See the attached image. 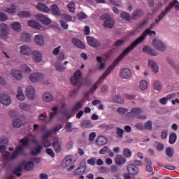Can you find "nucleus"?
I'll return each instance as SVG.
<instances>
[{
    "mask_svg": "<svg viewBox=\"0 0 179 179\" xmlns=\"http://www.w3.org/2000/svg\"><path fill=\"white\" fill-rule=\"evenodd\" d=\"M99 48H101L102 50H106V48H107V47H108L110 44H111V40H110L109 38H107L101 41H99Z\"/></svg>",
    "mask_w": 179,
    "mask_h": 179,
    "instance_id": "nucleus-23",
    "label": "nucleus"
},
{
    "mask_svg": "<svg viewBox=\"0 0 179 179\" xmlns=\"http://www.w3.org/2000/svg\"><path fill=\"white\" fill-rule=\"evenodd\" d=\"M0 103L3 104V106H9L10 103H12L10 96L5 93H0Z\"/></svg>",
    "mask_w": 179,
    "mask_h": 179,
    "instance_id": "nucleus-8",
    "label": "nucleus"
},
{
    "mask_svg": "<svg viewBox=\"0 0 179 179\" xmlns=\"http://www.w3.org/2000/svg\"><path fill=\"white\" fill-rule=\"evenodd\" d=\"M125 43V40H118L115 42L114 45L115 47H121V45H123Z\"/></svg>",
    "mask_w": 179,
    "mask_h": 179,
    "instance_id": "nucleus-63",
    "label": "nucleus"
},
{
    "mask_svg": "<svg viewBox=\"0 0 179 179\" xmlns=\"http://www.w3.org/2000/svg\"><path fill=\"white\" fill-rule=\"evenodd\" d=\"M13 125L14 128H20V127H22V121L19 118L15 119L13 121Z\"/></svg>",
    "mask_w": 179,
    "mask_h": 179,
    "instance_id": "nucleus-49",
    "label": "nucleus"
},
{
    "mask_svg": "<svg viewBox=\"0 0 179 179\" xmlns=\"http://www.w3.org/2000/svg\"><path fill=\"white\" fill-rule=\"evenodd\" d=\"M11 27L15 31H20V29L22 28V26L20 25V23H19V22H13L11 24Z\"/></svg>",
    "mask_w": 179,
    "mask_h": 179,
    "instance_id": "nucleus-48",
    "label": "nucleus"
},
{
    "mask_svg": "<svg viewBox=\"0 0 179 179\" xmlns=\"http://www.w3.org/2000/svg\"><path fill=\"white\" fill-rule=\"evenodd\" d=\"M20 108L23 111H29L30 110V106L25 103H21L19 106Z\"/></svg>",
    "mask_w": 179,
    "mask_h": 179,
    "instance_id": "nucleus-54",
    "label": "nucleus"
},
{
    "mask_svg": "<svg viewBox=\"0 0 179 179\" xmlns=\"http://www.w3.org/2000/svg\"><path fill=\"white\" fill-rule=\"evenodd\" d=\"M123 156L127 158L131 157V156H132V152H131V150H129V148H124L123 150Z\"/></svg>",
    "mask_w": 179,
    "mask_h": 179,
    "instance_id": "nucleus-47",
    "label": "nucleus"
},
{
    "mask_svg": "<svg viewBox=\"0 0 179 179\" xmlns=\"http://www.w3.org/2000/svg\"><path fill=\"white\" fill-rule=\"evenodd\" d=\"M27 96L30 100H34L36 97L35 90L32 86H28L26 90Z\"/></svg>",
    "mask_w": 179,
    "mask_h": 179,
    "instance_id": "nucleus-18",
    "label": "nucleus"
},
{
    "mask_svg": "<svg viewBox=\"0 0 179 179\" xmlns=\"http://www.w3.org/2000/svg\"><path fill=\"white\" fill-rule=\"evenodd\" d=\"M139 88L141 89V90H146V89H148L147 81L145 80H141L139 84Z\"/></svg>",
    "mask_w": 179,
    "mask_h": 179,
    "instance_id": "nucleus-45",
    "label": "nucleus"
},
{
    "mask_svg": "<svg viewBox=\"0 0 179 179\" xmlns=\"http://www.w3.org/2000/svg\"><path fill=\"white\" fill-rule=\"evenodd\" d=\"M156 36V31H151L150 29H147L142 34V35L136 38V41L141 44V43L145 41V38L149 36Z\"/></svg>",
    "mask_w": 179,
    "mask_h": 179,
    "instance_id": "nucleus-6",
    "label": "nucleus"
},
{
    "mask_svg": "<svg viewBox=\"0 0 179 179\" xmlns=\"http://www.w3.org/2000/svg\"><path fill=\"white\" fill-rule=\"evenodd\" d=\"M19 17H30L31 14L27 11H21L18 13Z\"/></svg>",
    "mask_w": 179,
    "mask_h": 179,
    "instance_id": "nucleus-56",
    "label": "nucleus"
},
{
    "mask_svg": "<svg viewBox=\"0 0 179 179\" xmlns=\"http://www.w3.org/2000/svg\"><path fill=\"white\" fill-rule=\"evenodd\" d=\"M162 87L163 86L162 85V83H160L159 80H155L154 82V88L155 90H158L159 92H160Z\"/></svg>",
    "mask_w": 179,
    "mask_h": 179,
    "instance_id": "nucleus-50",
    "label": "nucleus"
},
{
    "mask_svg": "<svg viewBox=\"0 0 179 179\" xmlns=\"http://www.w3.org/2000/svg\"><path fill=\"white\" fill-rule=\"evenodd\" d=\"M42 143H43L44 148H50L51 146V141L48 139L42 140Z\"/></svg>",
    "mask_w": 179,
    "mask_h": 179,
    "instance_id": "nucleus-64",
    "label": "nucleus"
},
{
    "mask_svg": "<svg viewBox=\"0 0 179 179\" xmlns=\"http://www.w3.org/2000/svg\"><path fill=\"white\" fill-rule=\"evenodd\" d=\"M152 45L158 51H166V45L162 41L154 39L152 41Z\"/></svg>",
    "mask_w": 179,
    "mask_h": 179,
    "instance_id": "nucleus-9",
    "label": "nucleus"
},
{
    "mask_svg": "<svg viewBox=\"0 0 179 179\" xmlns=\"http://www.w3.org/2000/svg\"><path fill=\"white\" fill-rule=\"evenodd\" d=\"M22 71H23V72H25L26 73H30L31 72V69H30L29 66L24 64L22 66Z\"/></svg>",
    "mask_w": 179,
    "mask_h": 179,
    "instance_id": "nucleus-61",
    "label": "nucleus"
},
{
    "mask_svg": "<svg viewBox=\"0 0 179 179\" xmlns=\"http://www.w3.org/2000/svg\"><path fill=\"white\" fill-rule=\"evenodd\" d=\"M34 40L38 45H44V36L43 35L35 36Z\"/></svg>",
    "mask_w": 179,
    "mask_h": 179,
    "instance_id": "nucleus-32",
    "label": "nucleus"
},
{
    "mask_svg": "<svg viewBox=\"0 0 179 179\" xmlns=\"http://www.w3.org/2000/svg\"><path fill=\"white\" fill-rule=\"evenodd\" d=\"M24 153V149L22 145H19L16 147L15 150H14L13 154L11 156V160H13L14 159H17L20 155H23Z\"/></svg>",
    "mask_w": 179,
    "mask_h": 179,
    "instance_id": "nucleus-13",
    "label": "nucleus"
},
{
    "mask_svg": "<svg viewBox=\"0 0 179 179\" xmlns=\"http://www.w3.org/2000/svg\"><path fill=\"white\" fill-rule=\"evenodd\" d=\"M20 53L22 55H31V48L27 45H22L20 47Z\"/></svg>",
    "mask_w": 179,
    "mask_h": 179,
    "instance_id": "nucleus-24",
    "label": "nucleus"
},
{
    "mask_svg": "<svg viewBox=\"0 0 179 179\" xmlns=\"http://www.w3.org/2000/svg\"><path fill=\"white\" fill-rule=\"evenodd\" d=\"M36 9H38V10H41V12H44L45 13H50V8L47 6V5L42 3H38L36 6Z\"/></svg>",
    "mask_w": 179,
    "mask_h": 179,
    "instance_id": "nucleus-21",
    "label": "nucleus"
},
{
    "mask_svg": "<svg viewBox=\"0 0 179 179\" xmlns=\"http://www.w3.org/2000/svg\"><path fill=\"white\" fill-rule=\"evenodd\" d=\"M87 41L89 45L94 48H99V46L100 45V43H99V41L92 36H87Z\"/></svg>",
    "mask_w": 179,
    "mask_h": 179,
    "instance_id": "nucleus-15",
    "label": "nucleus"
},
{
    "mask_svg": "<svg viewBox=\"0 0 179 179\" xmlns=\"http://www.w3.org/2000/svg\"><path fill=\"white\" fill-rule=\"evenodd\" d=\"M175 8L176 10H179V2L177 0H173L171 1L168 6L165 8L164 10H162L161 13L158 15V19L155 20V23H159L161 20H163L164 16L167 15V13H170V10Z\"/></svg>",
    "mask_w": 179,
    "mask_h": 179,
    "instance_id": "nucleus-3",
    "label": "nucleus"
},
{
    "mask_svg": "<svg viewBox=\"0 0 179 179\" xmlns=\"http://www.w3.org/2000/svg\"><path fill=\"white\" fill-rule=\"evenodd\" d=\"M0 30L1 31L0 36L3 40H6L8 38V36L9 34V27H8V24L5 23H2L0 24Z\"/></svg>",
    "mask_w": 179,
    "mask_h": 179,
    "instance_id": "nucleus-7",
    "label": "nucleus"
},
{
    "mask_svg": "<svg viewBox=\"0 0 179 179\" xmlns=\"http://www.w3.org/2000/svg\"><path fill=\"white\" fill-rule=\"evenodd\" d=\"M116 138L118 139H122L124 138V129L120 127L116 129Z\"/></svg>",
    "mask_w": 179,
    "mask_h": 179,
    "instance_id": "nucleus-40",
    "label": "nucleus"
},
{
    "mask_svg": "<svg viewBox=\"0 0 179 179\" xmlns=\"http://www.w3.org/2000/svg\"><path fill=\"white\" fill-rule=\"evenodd\" d=\"M55 66H56V69L59 72H64V71H65L66 69V68L64 67V66H62L61 63H56Z\"/></svg>",
    "mask_w": 179,
    "mask_h": 179,
    "instance_id": "nucleus-60",
    "label": "nucleus"
},
{
    "mask_svg": "<svg viewBox=\"0 0 179 179\" xmlns=\"http://www.w3.org/2000/svg\"><path fill=\"white\" fill-rule=\"evenodd\" d=\"M80 78H82V72L80 70H77L71 78V83L73 86H76L78 89L73 90L71 93H70V97L73 98L74 96H76V93L79 92V89L83 86V83L79 81Z\"/></svg>",
    "mask_w": 179,
    "mask_h": 179,
    "instance_id": "nucleus-2",
    "label": "nucleus"
},
{
    "mask_svg": "<svg viewBox=\"0 0 179 179\" xmlns=\"http://www.w3.org/2000/svg\"><path fill=\"white\" fill-rule=\"evenodd\" d=\"M73 163V159H72V155H69L66 157L63 161V167H69L71 164Z\"/></svg>",
    "mask_w": 179,
    "mask_h": 179,
    "instance_id": "nucleus-25",
    "label": "nucleus"
},
{
    "mask_svg": "<svg viewBox=\"0 0 179 179\" xmlns=\"http://www.w3.org/2000/svg\"><path fill=\"white\" fill-rule=\"evenodd\" d=\"M120 17H122V19H123V20H127V21L131 20V15H129V13L127 12L122 13L120 15Z\"/></svg>",
    "mask_w": 179,
    "mask_h": 179,
    "instance_id": "nucleus-51",
    "label": "nucleus"
},
{
    "mask_svg": "<svg viewBox=\"0 0 179 179\" xmlns=\"http://www.w3.org/2000/svg\"><path fill=\"white\" fill-rule=\"evenodd\" d=\"M82 107H83L82 102H77L72 109L73 113H75V111H79Z\"/></svg>",
    "mask_w": 179,
    "mask_h": 179,
    "instance_id": "nucleus-52",
    "label": "nucleus"
},
{
    "mask_svg": "<svg viewBox=\"0 0 179 179\" xmlns=\"http://www.w3.org/2000/svg\"><path fill=\"white\" fill-rule=\"evenodd\" d=\"M132 76V73L129 69H122L120 71V77L122 79H129Z\"/></svg>",
    "mask_w": 179,
    "mask_h": 179,
    "instance_id": "nucleus-17",
    "label": "nucleus"
},
{
    "mask_svg": "<svg viewBox=\"0 0 179 179\" xmlns=\"http://www.w3.org/2000/svg\"><path fill=\"white\" fill-rule=\"evenodd\" d=\"M50 10L55 16H61V11L59 10V8L58 6L53 4L50 6Z\"/></svg>",
    "mask_w": 179,
    "mask_h": 179,
    "instance_id": "nucleus-28",
    "label": "nucleus"
},
{
    "mask_svg": "<svg viewBox=\"0 0 179 179\" xmlns=\"http://www.w3.org/2000/svg\"><path fill=\"white\" fill-rule=\"evenodd\" d=\"M43 76L41 73H34L29 76V80L31 82L36 83V82H40L43 80Z\"/></svg>",
    "mask_w": 179,
    "mask_h": 179,
    "instance_id": "nucleus-14",
    "label": "nucleus"
},
{
    "mask_svg": "<svg viewBox=\"0 0 179 179\" xmlns=\"http://www.w3.org/2000/svg\"><path fill=\"white\" fill-rule=\"evenodd\" d=\"M112 101L113 103H117L118 104H124V99L119 95H115L113 97Z\"/></svg>",
    "mask_w": 179,
    "mask_h": 179,
    "instance_id": "nucleus-38",
    "label": "nucleus"
},
{
    "mask_svg": "<svg viewBox=\"0 0 179 179\" xmlns=\"http://www.w3.org/2000/svg\"><path fill=\"white\" fill-rule=\"evenodd\" d=\"M52 146L55 149L56 153H60L62 150V147L61 146V141L58 137L53 138Z\"/></svg>",
    "mask_w": 179,
    "mask_h": 179,
    "instance_id": "nucleus-10",
    "label": "nucleus"
},
{
    "mask_svg": "<svg viewBox=\"0 0 179 179\" xmlns=\"http://www.w3.org/2000/svg\"><path fill=\"white\" fill-rule=\"evenodd\" d=\"M42 150L43 146L37 145L31 151V153L33 156H37L38 155H40V153H41Z\"/></svg>",
    "mask_w": 179,
    "mask_h": 179,
    "instance_id": "nucleus-33",
    "label": "nucleus"
},
{
    "mask_svg": "<svg viewBox=\"0 0 179 179\" xmlns=\"http://www.w3.org/2000/svg\"><path fill=\"white\" fill-rule=\"evenodd\" d=\"M101 20H103V26L106 29H113L114 26V20L111 18V16H110L108 14H103L101 16Z\"/></svg>",
    "mask_w": 179,
    "mask_h": 179,
    "instance_id": "nucleus-5",
    "label": "nucleus"
},
{
    "mask_svg": "<svg viewBox=\"0 0 179 179\" xmlns=\"http://www.w3.org/2000/svg\"><path fill=\"white\" fill-rule=\"evenodd\" d=\"M16 9H17V6L15 5V3L11 4V8H7L5 10L6 13H16Z\"/></svg>",
    "mask_w": 179,
    "mask_h": 179,
    "instance_id": "nucleus-37",
    "label": "nucleus"
},
{
    "mask_svg": "<svg viewBox=\"0 0 179 179\" xmlns=\"http://www.w3.org/2000/svg\"><path fill=\"white\" fill-rule=\"evenodd\" d=\"M167 62L170 64L171 66H173L176 69V73L179 75V64L174 66V63L171 59H167Z\"/></svg>",
    "mask_w": 179,
    "mask_h": 179,
    "instance_id": "nucleus-55",
    "label": "nucleus"
},
{
    "mask_svg": "<svg viewBox=\"0 0 179 179\" xmlns=\"http://www.w3.org/2000/svg\"><path fill=\"white\" fill-rule=\"evenodd\" d=\"M143 52L149 54V55H152L153 57H156L157 55V52L156 50L152 49L150 47L145 46L143 48Z\"/></svg>",
    "mask_w": 179,
    "mask_h": 179,
    "instance_id": "nucleus-27",
    "label": "nucleus"
},
{
    "mask_svg": "<svg viewBox=\"0 0 179 179\" xmlns=\"http://www.w3.org/2000/svg\"><path fill=\"white\" fill-rule=\"evenodd\" d=\"M142 114V109L139 108H133L131 112L127 114V117L129 118H134L135 115L138 118V120H146V115H141Z\"/></svg>",
    "mask_w": 179,
    "mask_h": 179,
    "instance_id": "nucleus-4",
    "label": "nucleus"
},
{
    "mask_svg": "<svg viewBox=\"0 0 179 179\" xmlns=\"http://www.w3.org/2000/svg\"><path fill=\"white\" fill-rule=\"evenodd\" d=\"M127 171L131 176H138L139 173V167L134 164L127 166Z\"/></svg>",
    "mask_w": 179,
    "mask_h": 179,
    "instance_id": "nucleus-11",
    "label": "nucleus"
},
{
    "mask_svg": "<svg viewBox=\"0 0 179 179\" xmlns=\"http://www.w3.org/2000/svg\"><path fill=\"white\" fill-rule=\"evenodd\" d=\"M78 20H84L85 19H87V15L85 13H79L78 14Z\"/></svg>",
    "mask_w": 179,
    "mask_h": 179,
    "instance_id": "nucleus-62",
    "label": "nucleus"
},
{
    "mask_svg": "<svg viewBox=\"0 0 179 179\" xmlns=\"http://www.w3.org/2000/svg\"><path fill=\"white\" fill-rule=\"evenodd\" d=\"M22 171H23V169L20 166H18L13 170V174L17 177H22Z\"/></svg>",
    "mask_w": 179,
    "mask_h": 179,
    "instance_id": "nucleus-36",
    "label": "nucleus"
},
{
    "mask_svg": "<svg viewBox=\"0 0 179 179\" xmlns=\"http://www.w3.org/2000/svg\"><path fill=\"white\" fill-rule=\"evenodd\" d=\"M148 65L149 67L151 68L152 71L155 73H157L159 72V66H157V64L155 62H153L152 60L150 59L148 60Z\"/></svg>",
    "mask_w": 179,
    "mask_h": 179,
    "instance_id": "nucleus-26",
    "label": "nucleus"
},
{
    "mask_svg": "<svg viewBox=\"0 0 179 179\" xmlns=\"http://www.w3.org/2000/svg\"><path fill=\"white\" fill-rule=\"evenodd\" d=\"M50 135H52V131L51 130H48L42 136V141L48 139Z\"/></svg>",
    "mask_w": 179,
    "mask_h": 179,
    "instance_id": "nucleus-59",
    "label": "nucleus"
},
{
    "mask_svg": "<svg viewBox=\"0 0 179 179\" xmlns=\"http://www.w3.org/2000/svg\"><path fill=\"white\" fill-rule=\"evenodd\" d=\"M28 25H29L30 27H33L34 29H41V24H40V23H38L37 21L29 20Z\"/></svg>",
    "mask_w": 179,
    "mask_h": 179,
    "instance_id": "nucleus-35",
    "label": "nucleus"
},
{
    "mask_svg": "<svg viewBox=\"0 0 179 179\" xmlns=\"http://www.w3.org/2000/svg\"><path fill=\"white\" fill-rule=\"evenodd\" d=\"M52 100V95L50 92L45 93L43 94V101H46V103H50Z\"/></svg>",
    "mask_w": 179,
    "mask_h": 179,
    "instance_id": "nucleus-42",
    "label": "nucleus"
},
{
    "mask_svg": "<svg viewBox=\"0 0 179 179\" xmlns=\"http://www.w3.org/2000/svg\"><path fill=\"white\" fill-rule=\"evenodd\" d=\"M80 127L81 128H83V129H86L87 128H93V127H94V124H93V122H92L91 120H84L81 122Z\"/></svg>",
    "mask_w": 179,
    "mask_h": 179,
    "instance_id": "nucleus-19",
    "label": "nucleus"
},
{
    "mask_svg": "<svg viewBox=\"0 0 179 179\" xmlns=\"http://www.w3.org/2000/svg\"><path fill=\"white\" fill-rule=\"evenodd\" d=\"M107 142H108L107 138L103 136H100L97 137V138L96 139V145L97 146H103L106 145Z\"/></svg>",
    "mask_w": 179,
    "mask_h": 179,
    "instance_id": "nucleus-22",
    "label": "nucleus"
},
{
    "mask_svg": "<svg viewBox=\"0 0 179 179\" xmlns=\"http://www.w3.org/2000/svg\"><path fill=\"white\" fill-rule=\"evenodd\" d=\"M11 75L13 78H15V79H17V80H20L23 76L22 75V71H17V70H13L11 71Z\"/></svg>",
    "mask_w": 179,
    "mask_h": 179,
    "instance_id": "nucleus-31",
    "label": "nucleus"
},
{
    "mask_svg": "<svg viewBox=\"0 0 179 179\" xmlns=\"http://www.w3.org/2000/svg\"><path fill=\"white\" fill-rule=\"evenodd\" d=\"M86 171V163H80V166L75 170L74 174L76 176H83Z\"/></svg>",
    "mask_w": 179,
    "mask_h": 179,
    "instance_id": "nucleus-16",
    "label": "nucleus"
},
{
    "mask_svg": "<svg viewBox=\"0 0 179 179\" xmlns=\"http://www.w3.org/2000/svg\"><path fill=\"white\" fill-rule=\"evenodd\" d=\"M67 8L71 13H75V2H71L68 4Z\"/></svg>",
    "mask_w": 179,
    "mask_h": 179,
    "instance_id": "nucleus-57",
    "label": "nucleus"
},
{
    "mask_svg": "<svg viewBox=\"0 0 179 179\" xmlns=\"http://www.w3.org/2000/svg\"><path fill=\"white\" fill-rule=\"evenodd\" d=\"M72 43L73 44H74V45H76L78 48H81V50H85V48H86L85 44H83V43H82V41H80V40L78 38H73L72 40Z\"/></svg>",
    "mask_w": 179,
    "mask_h": 179,
    "instance_id": "nucleus-29",
    "label": "nucleus"
},
{
    "mask_svg": "<svg viewBox=\"0 0 179 179\" xmlns=\"http://www.w3.org/2000/svg\"><path fill=\"white\" fill-rule=\"evenodd\" d=\"M37 20L38 22H41L43 24H45L46 26H48V24H51V20L50 18L47 17V16L43 15V14H38L36 16Z\"/></svg>",
    "mask_w": 179,
    "mask_h": 179,
    "instance_id": "nucleus-12",
    "label": "nucleus"
},
{
    "mask_svg": "<svg viewBox=\"0 0 179 179\" xmlns=\"http://www.w3.org/2000/svg\"><path fill=\"white\" fill-rule=\"evenodd\" d=\"M143 15H145L143 11L141 9H138L134 12L133 15H131V19L135 20L137 17H141V16H143Z\"/></svg>",
    "mask_w": 179,
    "mask_h": 179,
    "instance_id": "nucleus-34",
    "label": "nucleus"
},
{
    "mask_svg": "<svg viewBox=\"0 0 179 179\" xmlns=\"http://www.w3.org/2000/svg\"><path fill=\"white\" fill-rule=\"evenodd\" d=\"M24 169L27 171H31L33 169H34V162H29L24 165Z\"/></svg>",
    "mask_w": 179,
    "mask_h": 179,
    "instance_id": "nucleus-43",
    "label": "nucleus"
},
{
    "mask_svg": "<svg viewBox=\"0 0 179 179\" xmlns=\"http://www.w3.org/2000/svg\"><path fill=\"white\" fill-rule=\"evenodd\" d=\"M21 38L22 41H24L25 43H29V41H30L31 38V36L27 33H24L22 34Z\"/></svg>",
    "mask_w": 179,
    "mask_h": 179,
    "instance_id": "nucleus-46",
    "label": "nucleus"
},
{
    "mask_svg": "<svg viewBox=\"0 0 179 179\" xmlns=\"http://www.w3.org/2000/svg\"><path fill=\"white\" fill-rule=\"evenodd\" d=\"M33 59L34 62H40L42 59L41 53L38 50L33 52Z\"/></svg>",
    "mask_w": 179,
    "mask_h": 179,
    "instance_id": "nucleus-30",
    "label": "nucleus"
},
{
    "mask_svg": "<svg viewBox=\"0 0 179 179\" xmlns=\"http://www.w3.org/2000/svg\"><path fill=\"white\" fill-rule=\"evenodd\" d=\"M115 162L117 166H122V164L127 163V159L121 155H117L115 158Z\"/></svg>",
    "mask_w": 179,
    "mask_h": 179,
    "instance_id": "nucleus-20",
    "label": "nucleus"
},
{
    "mask_svg": "<svg viewBox=\"0 0 179 179\" xmlns=\"http://www.w3.org/2000/svg\"><path fill=\"white\" fill-rule=\"evenodd\" d=\"M139 42L136 39L133 43L130 44L126 49L123 50V52L120 54V55L113 62L112 65H110L107 70L104 72V73L99 78L98 81L94 85V86L90 90V93H94L95 91L97 90V87L103 83V81L110 73L111 71L114 70L115 66L124 59V57H127L129 52L134 50V48H136V45H139Z\"/></svg>",
    "mask_w": 179,
    "mask_h": 179,
    "instance_id": "nucleus-1",
    "label": "nucleus"
},
{
    "mask_svg": "<svg viewBox=\"0 0 179 179\" xmlns=\"http://www.w3.org/2000/svg\"><path fill=\"white\" fill-rule=\"evenodd\" d=\"M17 99L20 100V101H23V100H24V94H23V91L20 87H18Z\"/></svg>",
    "mask_w": 179,
    "mask_h": 179,
    "instance_id": "nucleus-39",
    "label": "nucleus"
},
{
    "mask_svg": "<svg viewBox=\"0 0 179 179\" xmlns=\"http://www.w3.org/2000/svg\"><path fill=\"white\" fill-rule=\"evenodd\" d=\"M52 112L50 113V120H52V118H54V117H55L57 114H58V106H54L53 108H52Z\"/></svg>",
    "mask_w": 179,
    "mask_h": 179,
    "instance_id": "nucleus-44",
    "label": "nucleus"
},
{
    "mask_svg": "<svg viewBox=\"0 0 179 179\" xmlns=\"http://www.w3.org/2000/svg\"><path fill=\"white\" fill-rule=\"evenodd\" d=\"M152 121L148 120L145 124H144V129H147L148 131H152Z\"/></svg>",
    "mask_w": 179,
    "mask_h": 179,
    "instance_id": "nucleus-58",
    "label": "nucleus"
},
{
    "mask_svg": "<svg viewBox=\"0 0 179 179\" xmlns=\"http://www.w3.org/2000/svg\"><path fill=\"white\" fill-rule=\"evenodd\" d=\"M30 139L28 137H24L20 141V143H22V146H29Z\"/></svg>",
    "mask_w": 179,
    "mask_h": 179,
    "instance_id": "nucleus-53",
    "label": "nucleus"
},
{
    "mask_svg": "<svg viewBox=\"0 0 179 179\" xmlns=\"http://www.w3.org/2000/svg\"><path fill=\"white\" fill-rule=\"evenodd\" d=\"M177 141V134L176 133H172L169 136V143L171 145H174Z\"/></svg>",
    "mask_w": 179,
    "mask_h": 179,
    "instance_id": "nucleus-41",
    "label": "nucleus"
}]
</instances>
